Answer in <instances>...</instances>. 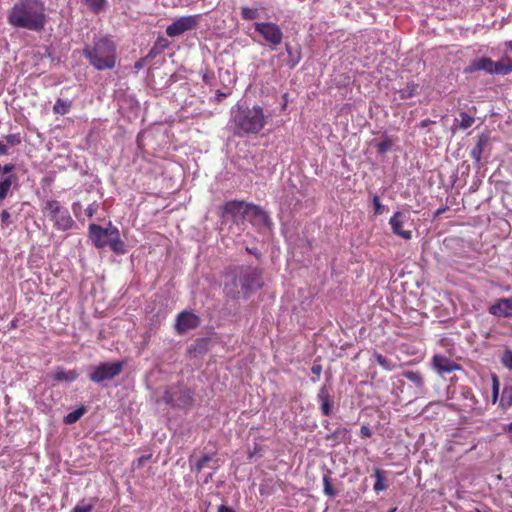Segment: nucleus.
<instances>
[{
    "label": "nucleus",
    "mask_w": 512,
    "mask_h": 512,
    "mask_svg": "<svg viewBox=\"0 0 512 512\" xmlns=\"http://www.w3.org/2000/svg\"><path fill=\"white\" fill-rule=\"evenodd\" d=\"M360 433H361L362 437L369 438L372 436V432H371L370 428L366 425L361 426Z\"/></svg>",
    "instance_id": "49530a36"
},
{
    "label": "nucleus",
    "mask_w": 512,
    "mask_h": 512,
    "mask_svg": "<svg viewBox=\"0 0 512 512\" xmlns=\"http://www.w3.org/2000/svg\"><path fill=\"white\" fill-rule=\"evenodd\" d=\"M14 170L13 164H5L2 166V173L10 175L11 172Z\"/></svg>",
    "instance_id": "09e8293b"
},
{
    "label": "nucleus",
    "mask_w": 512,
    "mask_h": 512,
    "mask_svg": "<svg viewBox=\"0 0 512 512\" xmlns=\"http://www.w3.org/2000/svg\"><path fill=\"white\" fill-rule=\"evenodd\" d=\"M418 84L414 82L407 83L404 88L398 90L400 99L405 100L413 97L417 93Z\"/></svg>",
    "instance_id": "c756f323"
},
{
    "label": "nucleus",
    "mask_w": 512,
    "mask_h": 512,
    "mask_svg": "<svg viewBox=\"0 0 512 512\" xmlns=\"http://www.w3.org/2000/svg\"><path fill=\"white\" fill-rule=\"evenodd\" d=\"M211 461V456L205 454L203 455L195 464V470L196 472H200L208 462Z\"/></svg>",
    "instance_id": "ea45409f"
},
{
    "label": "nucleus",
    "mask_w": 512,
    "mask_h": 512,
    "mask_svg": "<svg viewBox=\"0 0 512 512\" xmlns=\"http://www.w3.org/2000/svg\"><path fill=\"white\" fill-rule=\"evenodd\" d=\"M45 10L42 0H19L9 10L7 21L15 28L40 32L46 24Z\"/></svg>",
    "instance_id": "f257e3e1"
},
{
    "label": "nucleus",
    "mask_w": 512,
    "mask_h": 512,
    "mask_svg": "<svg viewBox=\"0 0 512 512\" xmlns=\"http://www.w3.org/2000/svg\"><path fill=\"white\" fill-rule=\"evenodd\" d=\"M402 376L412 382L418 389L424 388V379L420 372L417 371H404Z\"/></svg>",
    "instance_id": "393cba45"
},
{
    "label": "nucleus",
    "mask_w": 512,
    "mask_h": 512,
    "mask_svg": "<svg viewBox=\"0 0 512 512\" xmlns=\"http://www.w3.org/2000/svg\"><path fill=\"white\" fill-rule=\"evenodd\" d=\"M90 238L97 248H104L109 243V238L117 233V228L110 225L108 228H103L97 224L89 225Z\"/></svg>",
    "instance_id": "9b49d317"
},
{
    "label": "nucleus",
    "mask_w": 512,
    "mask_h": 512,
    "mask_svg": "<svg viewBox=\"0 0 512 512\" xmlns=\"http://www.w3.org/2000/svg\"><path fill=\"white\" fill-rule=\"evenodd\" d=\"M163 400L170 407L178 409H188L194 402L191 389L181 384L169 386L164 392Z\"/></svg>",
    "instance_id": "423d86ee"
},
{
    "label": "nucleus",
    "mask_w": 512,
    "mask_h": 512,
    "mask_svg": "<svg viewBox=\"0 0 512 512\" xmlns=\"http://www.w3.org/2000/svg\"><path fill=\"white\" fill-rule=\"evenodd\" d=\"M79 376L76 370H65L63 367H57L51 374V377L56 382H73Z\"/></svg>",
    "instance_id": "aec40b11"
},
{
    "label": "nucleus",
    "mask_w": 512,
    "mask_h": 512,
    "mask_svg": "<svg viewBox=\"0 0 512 512\" xmlns=\"http://www.w3.org/2000/svg\"><path fill=\"white\" fill-rule=\"evenodd\" d=\"M247 252H249L251 254H256L255 250L254 249H250V248H247Z\"/></svg>",
    "instance_id": "052dcab7"
},
{
    "label": "nucleus",
    "mask_w": 512,
    "mask_h": 512,
    "mask_svg": "<svg viewBox=\"0 0 512 512\" xmlns=\"http://www.w3.org/2000/svg\"><path fill=\"white\" fill-rule=\"evenodd\" d=\"M116 50L114 41L108 36H103L96 39L92 45L85 46L83 55L96 70H111L116 65Z\"/></svg>",
    "instance_id": "20e7f679"
},
{
    "label": "nucleus",
    "mask_w": 512,
    "mask_h": 512,
    "mask_svg": "<svg viewBox=\"0 0 512 512\" xmlns=\"http://www.w3.org/2000/svg\"><path fill=\"white\" fill-rule=\"evenodd\" d=\"M507 431L512 433V422L507 426Z\"/></svg>",
    "instance_id": "bf43d9fd"
},
{
    "label": "nucleus",
    "mask_w": 512,
    "mask_h": 512,
    "mask_svg": "<svg viewBox=\"0 0 512 512\" xmlns=\"http://www.w3.org/2000/svg\"><path fill=\"white\" fill-rule=\"evenodd\" d=\"M77 207H79V208H80V207H81V206H80V204H79V203H73L72 209H73V211H74V213H75V214H76V209H77Z\"/></svg>",
    "instance_id": "13d9d810"
},
{
    "label": "nucleus",
    "mask_w": 512,
    "mask_h": 512,
    "mask_svg": "<svg viewBox=\"0 0 512 512\" xmlns=\"http://www.w3.org/2000/svg\"><path fill=\"white\" fill-rule=\"evenodd\" d=\"M347 431L346 429H337L335 432H333L332 434H329L326 436V439L327 440H332V439H336L338 438L341 434H345Z\"/></svg>",
    "instance_id": "a18cd8bd"
},
{
    "label": "nucleus",
    "mask_w": 512,
    "mask_h": 512,
    "mask_svg": "<svg viewBox=\"0 0 512 512\" xmlns=\"http://www.w3.org/2000/svg\"><path fill=\"white\" fill-rule=\"evenodd\" d=\"M200 324V318L191 311H182L177 315L175 329L178 334H184L195 329Z\"/></svg>",
    "instance_id": "ddd939ff"
},
{
    "label": "nucleus",
    "mask_w": 512,
    "mask_h": 512,
    "mask_svg": "<svg viewBox=\"0 0 512 512\" xmlns=\"http://www.w3.org/2000/svg\"><path fill=\"white\" fill-rule=\"evenodd\" d=\"M254 28L270 46L276 47L282 43L283 31L278 24L274 22H256Z\"/></svg>",
    "instance_id": "6e6552de"
},
{
    "label": "nucleus",
    "mask_w": 512,
    "mask_h": 512,
    "mask_svg": "<svg viewBox=\"0 0 512 512\" xmlns=\"http://www.w3.org/2000/svg\"><path fill=\"white\" fill-rule=\"evenodd\" d=\"M72 107V101L58 98L53 106V112L58 115L67 114Z\"/></svg>",
    "instance_id": "a878e982"
},
{
    "label": "nucleus",
    "mask_w": 512,
    "mask_h": 512,
    "mask_svg": "<svg viewBox=\"0 0 512 512\" xmlns=\"http://www.w3.org/2000/svg\"><path fill=\"white\" fill-rule=\"evenodd\" d=\"M430 124V120L425 119L420 123V127L424 128L427 127Z\"/></svg>",
    "instance_id": "4d7b16f0"
},
{
    "label": "nucleus",
    "mask_w": 512,
    "mask_h": 512,
    "mask_svg": "<svg viewBox=\"0 0 512 512\" xmlns=\"http://www.w3.org/2000/svg\"><path fill=\"white\" fill-rule=\"evenodd\" d=\"M268 118L269 116L259 105L253 107L239 105L232 111L231 123L234 126V135L243 137L258 134L267 124Z\"/></svg>",
    "instance_id": "f03ea898"
},
{
    "label": "nucleus",
    "mask_w": 512,
    "mask_h": 512,
    "mask_svg": "<svg viewBox=\"0 0 512 512\" xmlns=\"http://www.w3.org/2000/svg\"><path fill=\"white\" fill-rule=\"evenodd\" d=\"M431 365L433 370H435L439 375L449 374L462 369L460 364L440 354H435L432 357Z\"/></svg>",
    "instance_id": "4468645a"
},
{
    "label": "nucleus",
    "mask_w": 512,
    "mask_h": 512,
    "mask_svg": "<svg viewBox=\"0 0 512 512\" xmlns=\"http://www.w3.org/2000/svg\"><path fill=\"white\" fill-rule=\"evenodd\" d=\"M374 358L376 360V362L385 370L387 371H391V370H394L397 365L395 363H393L391 360L387 359L386 357H384L382 354L380 353H377L375 352L374 353Z\"/></svg>",
    "instance_id": "2f4dec72"
},
{
    "label": "nucleus",
    "mask_w": 512,
    "mask_h": 512,
    "mask_svg": "<svg viewBox=\"0 0 512 512\" xmlns=\"http://www.w3.org/2000/svg\"><path fill=\"white\" fill-rule=\"evenodd\" d=\"M0 218L2 227H7L12 223L11 214L8 210H3L0 214Z\"/></svg>",
    "instance_id": "79ce46f5"
},
{
    "label": "nucleus",
    "mask_w": 512,
    "mask_h": 512,
    "mask_svg": "<svg viewBox=\"0 0 512 512\" xmlns=\"http://www.w3.org/2000/svg\"><path fill=\"white\" fill-rule=\"evenodd\" d=\"M500 362L505 368L512 370V350L511 349H506L502 353V355L500 357Z\"/></svg>",
    "instance_id": "c9c22d12"
},
{
    "label": "nucleus",
    "mask_w": 512,
    "mask_h": 512,
    "mask_svg": "<svg viewBox=\"0 0 512 512\" xmlns=\"http://www.w3.org/2000/svg\"><path fill=\"white\" fill-rule=\"evenodd\" d=\"M489 312L496 317H512V297L500 299L489 308Z\"/></svg>",
    "instance_id": "a211bd4d"
},
{
    "label": "nucleus",
    "mask_w": 512,
    "mask_h": 512,
    "mask_svg": "<svg viewBox=\"0 0 512 512\" xmlns=\"http://www.w3.org/2000/svg\"><path fill=\"white\" fill-rule=\"evenodd\" d=\"M246 219L256 227H270L271 225L269 215L260 206L254 204H248Z\"/></svg>",
    "instance_id": "2eb2a0df"
},
{
    "label": "nucleus",
    "mask_w": 512,
    "mask_h": 512,
    "mask_svg": "<svg viewBox=\"0 0 512 512\" xmlns=\"http://www.w3.org/2000/svg\"><path fill=\"white\" fill-rule=\"evenodd\" d=\"M324 484V493L330 497H334L337 494V491L334 489L331 483V479L328 475H324L323 477Z\"/></svg>",
    "instance_id": "4c0bfd02"
},
{
    "label": "nucleus",
    "mask_w": 512,
    "mask_h": 512,
    "mask_svg": "<svg viewBox=\"0 0 512 512\" xmlns=\"http://www.w3.org/2000/svg\"><path fill=\"white\" fill-rule=\"evenodd\" d=\"M200 19V14L182 16L166 28V34L169 37H178L187 31L194 30L198 27Z\"/></svg>",
    "instance_id": "1a4fd4ad"
},
{
    "label": "nucleus",
    "mask_w": 512,
    "mask_h": 512,
    "mask_svg": "<svg viewBox=\"0 0 512 512\" xmlns=\"http://www.w3.org/2000/svg\"><path fill=\"white\" fill-rule=\"evenodd\" d=\"M311 372L314 374V375H317L319 376L322 372V366L319 365V364H314L311 368Z\"/></svg>",
    "instance_id": "3c124183"
},
{
    "label": "nucleus",
    "mask_w": 512,
    "mask_h": 512,
    "mask_svg": "<svg viewBox=\"0 0 512 512\" xmlns=\"http://www.w3.org/2000/svg\"><path fill=\"white\" fill-rule=\"evenodd\" d=\"M512 72V61L506 58L505 61H498L492 64V74L507 75Z\"/></svg>",
    "instance_id": "5701e85b"
},
{
    "label": "nucleus",
    "mask_w": 512,
    "mask_h": 512,
    "mask_svg": "<svg viewBox=\"0 0 512 512\" xmlns=\"http://www.w3.org/2000/svg\"><path fill=\"white\" fill-rule=\"evenodd\" d=\"M510 407H512V385L506 384V385H504L502 392H501V397L499 400V408L501 410L506 411Z\"/></svg>",
    "instance_id": "4be33fe9"
},
{
    "label": "nucleus",
    "mask_w": 512,
    "mask_h": 512,
    "mask_svg": "<svg viewBox=\"0 0 512 512\" xmlns=\"http://www.w3.org/2000/svg\"><path fill=\"white\" fill-rule=\"evenodd\" d=\"M491 380H492V395H491V400H492V403L495 404L497 403L499 399V390H500V382H499V378L496 374H493L491 376Z\"/></svg>",
    "instance_id": "72a5a7b5"
},
{
    "label": "nucleus",
    "mask_w": 512,
    "mask_h": 512,
    "mask_svg": "<svg viewBox=\"0 0 512 512\" xmlns=\"http://www.w3.org/2000/svg\"><path fill=\"white\" fill-rule=\"evenodd\" d=\"M108 245L116 253H120V254L125 253L124 243L120 238L118 229H117L116 234H113L112 236H110Z\"/></svg>",
    "instance_id": "cd10ccee"
},
{
    "label": "nucleus",
    "mask_w": 512,
    "mask_h": 512,
    "mask_svg": "<svg viewBox=\"0 0 512 512\" xmlns=\"http://www.w3.org/2000/svg\"><path fill=\"white\" fill-rule=\"evenodd\" d=\"M459 116H460L459 127L462 130H466V129L470 128L475 122L474 117L469 115L466 112H461Z\"/></svg>",
    "instance_id": "473e14b6"
},
{
    "label": "nucleus",
    "mask_w": 512,
    "mask_h": 512,
    "mask_svg": "<svg viewBox=\"0 0 512 512\" xmlns=\"http://www.w3.org/2000/svg\"><path fill=\"white\" fill-rule=\"evenodd\" d=\"M409 215L402 211H397L389 220L392 232L403 238L404 240H410L412 238V231L404 229V224L408 221Z\"/></svg>",
    "instance_id": "f8f14e48"
},
{
    "label": "nucleus",
    "mask_w": 512,
    "mask_h": 512,
    "mask_svg": "<svg viewBox=\"0 0 512 512\" xmlns=\"http://www.w3.org/2000/svg\"><path fill=\"white\" fill-rule=\"evenodd\" d=\"M151 457V455H146V456H141L138 460H137V465L138 467H141L144 465V463L149 460Z\"/></svg>",
    "instance_id": "603ef678"
},
{
    "label": "nucleus",
    "mask_w": 512,
    "mask_h": 512,
    "mask_svg": "<svg viewBox=\"0 0 512 512\" xmlns=\"http://www.w3.org/2000/svg\"><path fill=\"white\" fill-rule=\"evenodd\" d=\"M481 152H482V148L480 146H478L477 148L473 149L472 156H473V158L476 159V161L480 160Z\"/></svg>",
    "instance_id": "de8ad7c7"
},
{
    "label": "nucleus",
    "mask_w": 512,
    "mask_h": 512,
    "mask_svg": "<svg viewBox=\"0 0 512 512\" xmlns=\"http://www.w3.org/2000/svg\"><path fill=\"white\" fill-rule=\"evenodd\" d=\"M144 64H145V58H140L134 64L135 70L139 71L140 69H142L144 67Z\"/></svg>",
    "instance_id": "8fccbe9b"
},
{
    "label": "nucleus",
    "mask_w": 512,
    "mask_h": 512,
    "mask_svg": "<svg viewBox=\"0 0 512 512\" xmlns=\"http://www.w3.org/2000/svg\"><path fill=\"white\" fill-rule=\"evenodd\" d=\"M6 140L11 145H18L21 143V137L19 134H10L6 136Z\"/></svg>",
    "instance_id": "c03bdc74"
},
{
    "label": "nucleus",
    "mask_w": 512,
    "mask_h": 512,
    "mask_svg": "<svg viewBox=\"0 0 512 512\" xmlns=\"http://www.w3.org/2000/svg\"><path fill=\"white\" fill-rule=\"evenodd\" d=\"M224 214L230 215L234 222L244 220L248 214V204L244 201H229L223 206Z\"/></svg>",
    "instance_id": "dca6fc26"
},
{
    "label": "nucleus",
    "mask_w": 512,
    "mask_h": 512,
    "mask_svg": "<svg viewBox=\"0 0 512 512\" xmlns=\"http://www.w3.org/2000/svg\"><path fill=\"white\" fill-rule=\"evenodd\" d=\"M317 401L320 404L321 413L324 416H330L332 414L333 396L329 387L326 385L320 387L317 393Z\"/></svg>",
    "instance_id": "f3484780"
},
{
    "label": "nucleus",
    "mask_w": 512,
    "mask_h": 512,
    "mask_svg": "<svg viewBox=\"0 0 512 512\" xmlns=\"http://www.w3.org/2000/svg\"><path fill=\"white\" fill-rule=\"evenodd\" d=\"M17 182V176L10 174L0 179V201L8 197L11 192L12 185Z\"/></svg>",
    "instance_id": "412c9836"
},
{
    "label": "nucleus",
    "mask_w": 512,
    "mask_h": 512,
    "mask_svg": "<svg viewBox=\"0 0 512 512\" xmlns=\"http://www.w3.org/2000/svg\"><path fill=\"white\" fill-rule=\"evenodd\" d=\"M94 508V504L93 503H85V501H81L80 504H77L72 512H91Z\"/></svg>",
    "instance_id": "58836bf2"
},
{
    "label": "nucleus",
    "mask_w": 512,
    "mask_h": 512,
    "mask_svg": "<svg viewBox=\"0 0 512 512\" xmlns=\"http://www.w3.org/2000/svg\"><path fill=\"white\" fill-rule=\"evenodd\" d=\"M493 60L488 57H481L472 61L464 70L465 73H474L476 71L483 70L487 73L492 74Z\"/></svg>",
    "instance_id": "6ab92c4d"
},
{
    "label": "nucleus",
    "mask_w": 512,
    "mask_h": 512,
    "mask_svg": "<svg viewBox=\"0 0 512 512\" xmlns=\"http://www.w3.org/2000/svg\"><path fill=\"white\" fill-rule=\"evenodd\" d=\"M86 412V409L84 406L68 413L64 419H63V422L65 424H74L76 423Z\"/></svg>",
    "instance_id": "7c9ffc66"
},
{
    "label": "nucleus",
    "mask_w": 512,
    "mask_h": 512,
    "mask_svg": "<svg viewBox=\"0 0 512 512\" xmlns=\"http://www.w3.org/2000/svg\"><path fill=\"white\" fill-rule=\"evenodd\" d=\"M373 204H374V213L379 215L383 212V206L380 202V199L377 195L373 197Z\"/></svg>",
    "instance_id": "37998d69"
},
{
    "label": "nucleus",
    "mask_w": 512,
    "mask_h": 512,
    "mask_svg": "<svg viewBox=\"0 0 512 512\" xmlns=\"http://www.w3.org/2000/svg\"><path fill=\"white\" fill-rule=\"evenodd\" d=\"M218 512H236V511L233 508L229 507V506L221 505L218 508Z\"/></svg>",
    "instance_id": "864d4df0"
},
{
    "label": "nucleus",
    "mask_w": 512,
    "mask_h": 512,
    "mask_svg": "<svg viewBox=\"0 0 512 512\" xmlns=\"http://www.w3.org/2000/svg\"><path fill=\"white\" fill-rule=\"evenodd\" d=\"M396 510H397V508L394 507V508L390 509L388 512H396Z\"/></svg>",
    "instance_id": "680f3d73"
},
{
    "label": "nucleus",
    "mask_w": 512,
    "mask_h": 512,
    "mask_svg": "<svg viewBox=\"0 0 512 512\" xmlns=\"http://www.w3.org/2000/svg\"><path fill=\"white\" fill-rule=\"evenodd\" d=\"M241 17L244 20H254L258 17V10L256 8L242 7Z\"/></svg>",
    "instance_id": "f704fd0d"
},
{
    "label": "nucleus",
    "mask_w": 512,
    "mask_h": 512,
    "mask_svg": "<svg viewBox=\"0 0 512 512\" xmlns=\"http://www.w3.org/2000/svg\"><path fill=\"white\" fill-rule=\"evenodd\" d=\"M230 282L225 283V292L232 298L243 295L247 298L252 291L261 288V274L257 268L240 266L231 271Z\"/></svg>",
    "instance_id": "7ed1b4c3"
},
{
    "label": "nucleus",
    "mask_w": 512,
    "mask_h": 512,
    "mask_svg": "<svg viewBox=\"0 0 512 512\" xmlns=\"http://www.w3.org/2000/svg\"><path fill=\"white\" fill-rule=\"evenodd\" d=\"M98 208H99V204L96 201L89 204L85 210L86 216L88 218H92L98 212Z\"/></svg>",
    "instance_id": "a19ab883"
},
{
    "label": "nucleus",
    "mask_w": 512,
    "mask_h": 512,
    "mask_svg": "<svg viewBox=\"0 0 512 512\" xmlns=\"http://www.w3.org/2000/svg\"><path fill=\"white\" fill-rule=\"evenodd\" d=\"M392 146H393V141L390 138L385 137L381 142H379L377 144L376 147H377L378 153L383 155V154L387 153L391 149Z\"/></svg>",
    "instance_id": "e433bc0d"
},
{
    "label": "nucleus",
    "mask_w": 512,
    "mask_h": 512,
    "mask_svg": "<svg viewBox=\"0 0 512 512\" xmlns=\"http://www.w3.org/2000/svg\"><path fill=\"white\" fill-rule=\"evenodd\" d=\"M11 327H16V324L14 321L11 322Z\"/></svg>",
    "instance_id": "e2e57ef3"
},
{
    "label": "nucleus",
    "mask_w": 512,
    "mask_h": 512,
    "mask_svg": "<svg viewBox=\"0 0 512 512\" xmlns=\"http://www.w3.org/2000/svg\"><path fill=\"white\" fill-rule=\"evenodd\" d=\"M42 212L52 221L55 229L66 231L72 228L74 220L67 208L63 207L57 200H47L44 202Z\"/></svg>",
    "instance_id": "39448f33"
},
{
    "label": "nucleus",
    "mask_w": 512,
    "mask_h": 512,
    "mask_svg": "<svg viewBox=\"0 0 512 512\" xmlns=\"http://www.w3.org/2000/svg\"><path fill=\"white\" fill-rule=\"evenodd\" d=\"M285 49L288 55L287 65L290 69H294L301 61V52L300 50L293 51L292 46L288 43L285 45Z\"/></svg>",
    "instance_id": "b1692460"
},
{
    "label": "nucleus",
    "mask_w": 512,
    "mask_h": 512,
    "mask_svg": "<svg viewBox=\"0 0 512 512\" xmlns=\"http://www.w3.org/2000/svg\"><path fill=\"white\" fill-rule=\"evenodd\" d=\"M8 154V147L4 143L0 141V155H7Z\"/></svg>",
    "instance_id": "5fc2aeb1"
},
{
    "label": "nucleus",
    "mask_w": 512,
    "mask_h": 512,
    "mask_svg": "<svg viewBox=\"0 0 512 512\" xmlns=\"http://www.w3.org/2000/svg\"><path fill=\"white\" fill-rule=\"evenodd\" d=\"M124 362H104L93 366L89 373V380L94 383H102L117 377L123 370Z\"/></svg>",
    "instance_id": "0eeeda50"
},
{
    "label": "nucleus",
    "mask_w": 512,
    "mask_h": 512,
    "mask_svg": "<svg viewBox=\"0 0 512 512\" xmlns=\"http://www.w3.org/2000/svg\"><path fill=\"white\" fill-rule=\"evenodd\" d=\"M83 2L94 14L104 11L108 5L107 0H83Z\"/></svg>",
    "instance_id": "bb28decb"
},
{
    "label": "nucleus",
    "mask_w": 512,
    "mask_h": 512,
    "mask_svg": "<svg viewBox=\"0 0 512 512\" xmlns=\"http://www.w3.org/2000/svg\"><path fill=\"white\" fill-rule=\"evenodd\" d=\"M448 208L447 207H444V208H439L438 210L435 211V216H439L441 215L442 213H444Z\"/></svg>",
    "instance_id": "6e6d98bb"
},
{
    "label": "nucleus",
    "mask_w": 512,
    "mask_h": 512,
    "mask_svg": "<svg viewBox=\"0 0 512 512\" xmlns=\"http://www.w3.org/2000/svg\"><path fill=\"white\" fill-rule=\"evenodd\" d=\"M460 399L459 410L471 413L474 416H481L485 412V408L479 404L478 399L473 394L471 388L467 386L460 387Z\"/></svg>",
    "instance_id": "9d476101"
},
{
    "label": "nucleus",
    "mask_w": 512,
    "mask_h": 512,
    "mask_svg": "<svg viewBox=\"0 0 512 512\" xmlns=\"http://www.w3.org/2000/svg\"><path fill=\"white\" fill-rule=\"evenodd\" d=\"M374 476L376 481L374 483L373 489L375 492L384 491L387 489V484L385 483V472L381 469H375Z\"/></svg>",
    "instance_id": "c85d7f7f"
}]
</instances>
